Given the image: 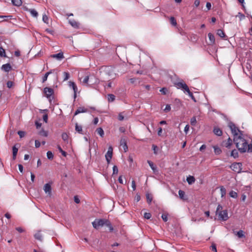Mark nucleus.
<instances>
[{
    "label": "nucleus",
    "instance_id": "f257e3e1",
    "mask_svg": "<svg viewBox=\"0 0 252 252\" xmlns=\"http://www.w3.org/2000/svg\"><path fill=\"white\" fill-rule=\"evenodd\" d=\"M230 128L234 136V141L239 152L241 153L246 152L252 153V140L251 143L248 144L244 138L242 131L239 130L238 127H230Z\"/></svg>",
    "mask_w": 252,
    "mask_h": 252
},
{
    "label": "nucleus",
    "instance_id": "f03ea898",
    "mask_svg": "<svg viewBox=\"0 0 252 252\" xmlns=\"http://www.w3.org/2000/svg\"><path fill=\"white\" fill-rule=\"evenodd\" d=\"M216 215L218 216L219 220L225 221L228 219V213L226 210H222V207L219 205L216 210Z\"/></svg>",
    "mask_w": 252,
    "mask_h": 252
},
{
    "label": "nucleus",
    "instance_id": "7ed1b4c3",
    "mask_svg": "<svg viewBox=\"0 0 252 252\" xmlns=\"http://www.w3.org/2000/svg\"><path fill=\"white\" fill-rule=\"evenodd\" d=\"M106 221V219H95L92 222V225L95 229H98L100 226L105 225Z\"/></svg>",
    "mask_w": 252,
    "mask_h": 252
},
{
    "label": "nucleus",
    "instance_id": "20e7f679",
    "mask_svg": "<svg viewBox=\"0 0 252 252\" xmlns=\"http://www.w3.org/2000/svg\"><path fill=\"white\" fill-rule=\"evenodd\" d=\"M242 164L240 162H235L230 166L231 169L236 173H239L242 169Z\"/></svg>",
    "mask_w": 252,
    "mask_h": 252
},
{
    "label": "nucleus",
    "instance_id": "39448f33",
    "mask_svg": "<svg viewBox=\"0 0 252 252\" xmlns=\"http://www.w3.org/2000/svg\"><path fill=\"white\" fill-rule=\"evenodd\" d=\"M175 85L178 89L183 90L185 93L189 91L188 86L183 81L175 83Z\"/></svg>",
    "mask_w": 252,
    "mask_h": 252
},
{
    "label": "nucleus",
    "instance_id": "423d86ee",
    "mask_svg": "<svg viewBox=\"0 0 252 252\" xmlns=\"http://www.w3.org/2000/svg\"><path fill=\"white\" fill-rule=\"evenodd\" d=\"M95 79V81L94 82H92V84H96L98 83V79L94 76H86L84 78L82 82L84 84H87L88 82H92V79Z\"/></svg>",
    "mask_w": 252,
    "mask_h": 252
},
{
    "label": "nucleus",
    "instance_id": "0eeeda50",
    "mask_svg": "<svg viewBox=\"0 0 252 252\" xmlns=\"http://www.w3.org/2000/svg\"><path fill=\"white\" fill-rule=\"evenodd\" d=\"M113 155V148L112 146H110L108 148V150L107 152L105 155V158L107 163L109 164L110 162V160L112 158Z\"/></svg>",
    "mask_w": 252,
    "mask_h": 252
},
{
    "label": "nucleus",
    "instance_id": "6e6552de",
    "mask_svg": "<svg viewBox=\"0 0 252 252\" xmlns=\"http://www.w3.org/2000/svg\"><path fill=\"white\" fill-rule=\"evenodd\" d=\"M120 145L123 147L125 152L128 150V147L126 144V140L125 138H122L120 140Z\"/></svg>",
    "mask_w": 252,
    "mask_h": 252
},
{
    "label": "nucleus",
    "instance_id": "1a4fd4ad",
    "mask_svg": "<svg viewBox=\"0 0 252 252\" xmlns=\"http://www.w3.org/2000/svg\"><path fill=\"white\" fill-rule=\"evenodd\" d=\"M44 92L47 98H50L53 94L54 91L50 88L46 87L44 89Z\"/></svg>",
    "mask_w": 252,
    "mask_h": 252
},
{
    "label": "nucleus",
    "instance_id": "9d476101",
    "mask_svg": "<svg viewBox=\"0 0 252 252\" xmlns=\"http://www.w3.org/2000/svg\"><path fill=\"white\" fill-rule=\"evenodd\" d=\"M38 129V134L42 136L47 137L48 135V132L44 130L42 127H36Z\"/></svg>",
    "mask_w": 252,
    "mask_h": 252
},
{
    "label": "nucleus",
    "instance_id": "9b49d317",
    "mask_svg": "<svg viewBox=\"0 0 252 252\" xmlns=\"http://www.w3.org/2000/svg\"><path fill=\"white\" fill-rule=\"evenodd\" d=\"M43 189L45 192L49 196H50L51 195V187L49 184H46L44 186Z\"/></svg>",
    "mask_w": 252,
    "mask_h": 252
},
{
    "label": "nucleus",
    "instance_id": "f8f14e48",
    "mask_svg": "<svg viewBox=\"0 0 252 252\" xmlns=\"http://www.w3.org/2000/svg\"><path fill=\"white\" fill-rule=\"evenodd\" d=\"M68 85L69 87L72 88L74 91V98L76 97V92L77 91V87L74 82L69 81L68 82Z\"/></svg>",
    "mask_w": 252,
    "mask_h": 252
},
{
    "label": "nucleus",
    "instance_id": "ddd939ff",
    "mask_svg": "<svg viewBox=\"0 0 252 252\" xmlns=\"http://www.w3.org/2000/svg\"><path fill=\"white\" fill-rule=\"evenodd\" d=\"M128 116L127 115L126 112L120 113L118 117V119L119 121H123L126 120L128 118Z\"/></svg>",
    "mask_w": 252,
    "mask_h": 252
},
{
    "label": "nucleus",
    "instance_id": "4468645a",
    "mask_svg": "<svg viewBox=\"0 0 252 252\" xmlns=\"http://www.w3.org/2000/svg\"><path fill=\"white\" fill-rule=\"evenodd\" d=\"M51 57L55 58L58 60H61L64 58L63 54V52H60L56 54H53L51 55Z\"/></svg>",
    "mask_w": 252,
    "mask_h": 252
},
{
    "label": "nucleus",
    "instance_id": "2eb2a0df",
    "mask_svg": "<svg viewBox=\"0 0 252 252\" xmlns=\"http://www.w3.org/2000/svg\"><path fill=\"white\" fill-rule=\"evenodd\" d=\"M12 69L11 66L9 63H6L3 64L1 66V69L3 70L5 72H9Z\"/></svg>",
    "mask_w": 252,
    "mask_h": 252
},
{
    "label": "nucleus",
    "instance_id": "dca6fc26",
    "mask_svg": "<svg viewBox=\"0 0 252 252\" xmlns=\"http://www.w3.org/2000/svg\"><path fill=\"white\" fill-rule=\"evenodd\" d=\"M34 237L36 240L42 242L43 241V236L41 233L40 231H37L35 234L34 235Z\"/></svg>",
    "mask_w": 252,
    "mask_h": 252
},
{
    "label": "nucleus",
    "instance_id": "f3484780",
    "mask_svg": "<svg viewBox=\"0 0 252 252\" xmlns=\"http://www.w3.org/2000/svg\"><path fill=\"white\" fill-rule=\"evenodd\" d=\"M17 145H18V144L15 145L12 147V158L14 160L16 158V155L18 151V148L16 147Z\"/></svg>",
    "mask_w": 252,
    "mask_h": 252
},
{
    "label": "nucleus",
    "instance_id": "a211bd4d",
    "mask_svg": "<svg viewBox=\"0 0 252 252\" xmlns=\"http://www.w3.org/2000/svg\"><path fill=\"white\" fill-rule=\"evenodd\" d=\"M87 112V109H86L84 107H80L76 110V111L74 113V115H77V114H78L80 113H85Z\"/></svg>",
    "mask_w": 252,
    "mask_h": 252
},
{
    "label": "nucleus",
    "instance_id": "6ab92c4d",
    "mask_svg": "<svg viewBox=\"0 0 252 252\" xmlns=\"http://www.w3.org/2000/svg\"><path fill=\"white\" fill-rule=\"evenodd\" d=\"M213 131L218 136H220L222 134V130L219 127H214Z\"/></svg>",
    "mask_w": 252,
    "mask_h": 252
},
{
    "label": "nucleus",
    "instance_id": "aec40b11",
    "mask_svg": "<svg viewBox=\"0 0 252 252\" xmlns=\"http://www.w3.org/2000/svg\"><path fill=\"white\" fill-rule=\"evenodd\" d=\"M187 181L189 184L191 185L195 182V179L193 176H189L187 177Z\"/></svg>",
    "mask_w": 252,
    "mask_h": 252
},
{
    "label": "nucleus",
    "instance_id": "412c9836",
    "mask_svg": "<svg viewBox=\"0 0 252 252\" xmlns=\"http://www.w3.org/2000/svg\"><path fill=\"white\" fill-rule=\"evenodd\" d=\"M12 4L16 6H20L22 4V0H11Z\"/></svg>",
    "mask_w": 252,
    "mask_h": 252
},
{
    "label": "nucleus",
    "instance_id": "4be33fe9",
    "mask_svg": "<svg viewBox=\"0 0 252 252\" xmlns=\"http://www.w3.org/2000/svg\"><path fill=\"white\" fill-rule=\"evenodd\" d=\"M69 24L74 28H77L79 27V24L74 20H69Z\"/></svg>",
    "mask_w": 252,
    "mask_h": 252
},
{
    "label": "nucleus",
    "instance_id": "5701e85b",
    "mask_svg": "<svg viewBox=\"0 0 252 252\" xmlns=\"http://www.w3.org/2000/svg\"><path fill=\"white\" fill-rule=\"evenodd\" d=\"M210 42L211 44H214L215 42V38L214 35L211 33H209L208 34Z\"/></svg>",
    "mask_w": 252,
    "mask_h": 252
},
{
    "label": "nucleus",
    "instance_id": "b1692460",
    "mask_svg": "<svg viewBox=\"0 0 252 252\" xmlns=\"http://www.w3.org/2000/svg\"><path fill=\"white\" fill-rule=\"evenodd\" d=\"M235 234L238 236V238H241L245 237L244 232L243 230H240L237 232H235Z\"/></svg>",
    "mask_w": 252,
    "mask_h": 252
},
{
    "label": "nucleus",
    "instance_id": "393cba45",
    "mask_svg": "<svg viewBox=\"0 0 252 252\" xmlns=\"http://www.w3.org/2000/svg\"><path fill=\"white\" fill-rule=\"evenodd\" d=\"M213 148L214 149V152L216 155H220L221 153V150L220 148H219L217 146H213Z\"/></svg>",
    "mask_w": 252,
    "mask_h": 252
},
{
    "label": "nucleus",
    "instance_id": "a878e982",
    "mask_svg": "<svg viewBox=\"0 0 252 252\" xmlns=\"http://www.w3.org/2000/svg\"><path fill=\"white\" fill-rule=\"evenodd\" d=\"M98 134H99L101 137H103L104 136V131L102 129V128L101 127H99L98 128H97L96 129V131H95Z\"/></svg>",
    "mask_w": 252,
    "mask_h": 252
},
{
    "label": "nucleus",
    "instance_id": "bb28decb",
    "mask_svg": "<svg viewBox=\"0 0 252 252\" xmlns=\"http://www.w3.org/2000/svg\"><path fill=\"white\" fill-rule=\"evenodd\" d=\"M29 11L31 13V14L34 17L36 18L38 16L37 12L34 9H30Z\"/></svg>",
    "mask_w": 252,
    "mask_h": 252
},
{
    "label": "nucleus",
    "instance_id": "cd10ccee",
    "mask_svg": "<svg viewBox=\"0 0 252 252\" xmlns=\"http://www.w3.org/2000/svg\"><path fill=\"white\" fill-rule=\"evenodd\" d=\"M222 116L226 121L228 122V126H235V125L232 122H230L225 115L222 114Z\"/></svg>",
    "mask_w": 252,
    "mask_h": 252
},
{
    "label": "nucleus",
    "instance_id": "c85d7f7f",
    "mask_svg": "<svg viewBox=\"0 0 252 252\" xmlns=\"http://www.w3.org/2000/svg\"><path fill=\"white\" fill-rule=\"evenodd\" d=\"M108 101L110 102H113L115 99V96L113 94H108L107 95Z\"/></svg>",
    "mask_w": 252,
    "mask_h": 252
},
{
    "label": "nucleus",
    "instance_id": "c756f323",
    "mask_svg": "<svg viewBox=\"0 0 252 252\" xmlns=\"http://www.w3.org/2000/svg\"><path fill=\"white\" fill-rule=\"evenodd\" d=\"M179 197L182 199V200H186L187 199L185 198V192L182 190H179Z\"/></svg>",
    "mask_w": 252,
    "mask_h": 252
},
{
    "label": "nucleus",
    "instance_id": "7c9ffc66",
    "mask_svg": "<svg viewBox=\"0 0 252 252\" xmlns=\"http://www.w3.org/2000/svg\"><path fill=\"white\" fill-rule=\"evenodd\" d=\"M217 34L220 37H224L225 34L222 30L219 29L217 31Z\"/></svg>",
    "mask_w": 252,
    "mask_h": 252
},
{
    "label": "nucleus",
    "instance_id": "2f4dec72",
    "mask_svg": "<svg viewBox=\"0 0 252 252\" xmlns=\"http://www.w3.org/2000/svg\"><path fill=\"white\" fill-rule=\"evenodd\" d=\"M105 225L109 228L110 231H112L113 230V227L112 226L110 222L108 220H106Z\"/></svg>",
    "mask_w": 252,
    "mask_h": 252
},
{
    "label": "nucleus",
    "instance_id": "473e14b6",
    "mask_svg": "<svg viewBox=\"0 0 252 252\" xmlns=\"http://www.w3.org/2000/svg\"><path fill=\"white\" fill-rule=\"evenodd\" d=\"M231 156L234 158H237L238 157V153L236 150H233L232 151L231 153Z\"/></svg>",
    "mask_w": 252,
    "mask_h": 252
},
{
    "label": "nucleus",
    "instance_id": "72a5a7b5",
    "mask_svg": "<svg viewBox=\"0 0 252 252\" xmlns=\"http://www.w3.org/2000/svg\"><path fill=\"white\" fill-rule=\"evenodd\" d=\"M146 198H147V202L149 203V204H150L152 201V199H153V197L149 193H147L146 195Z\"/></svg>",
    "mask_w": 252,
    "mask_h": 252
},
{
    "label": "nucleus",
    "instance_id": "f704fd0d",
    "mask_svg": "<svg viewBox=\"0 0 252 252\" xmlns=\"http://www.w3.org/2000/svg\"><path fill=\"white\" fill-rule=\"evenodd\" d=\"M229 195L230 197L233 198H236L238 196V194L236 192L231 190L229 192Z\"/></svg>",
    "mask_w": 252,
    "mask_h": 252
},
{
    "label": "nucleus",
    "instance_id": "c9c22d12",
    "mask_svg": "<svg viewBox=\"0 0 252 252\" xmlns=\"http://www.w3.org/2000/svg\"><path fill=\"white\" fill-rule=\"evenodd\" d=\"M231 144H232V140L230 138H228L227 139V141H226L224 143V146L226 147H229L231 145Z\"/></svg>",
    "mask_w": 252,
    "mask_h": 252
},
{
    "label": "nucleus",
    "instance_id": "e433bc0d",
    "mask_svg": "<svg viewBox=\"0 0 252 252\" xmlns=\"http://www.w3.org/2000/svg\"><path fill=\"white\" fill-rule=\"evenodd\" d=\"M0 57H6L5 50L2 47H0Z\"/></svg>",
    "mask_w": 252,
    "mask_h": 252
},
{
    "label": "nucleus",
    "instance_id": "4c0bfd02",
    "mask_svg": "<svg viewBox=\"0 0 252 252\" xmlns=\"http://www.w3.org/2000/svg\"><path fill=\"white\" fill-rule=\"evenodd\" d=\"M51 73H52L51 70L49 72H47V73H45V74L44 75V76H43V77L42 78V83L45 82L47 80L48 76Z\"/></svg>",
    "mask_w": 252,
    "mask_h": 252
},
{
    "label": "nucleus",
    "instance_id": "58836bf2",
    "mask_svg": "<svg viewBox=\"0 0 252 252\" xmlns=\"http://www.w3.org/2000/svg\"><path fill=\"white\" fill-rule=\"evenodd\" d=\"M62 137L64 141L67 142H68V136L66 133H65V132L63 133L62 135Z\"/></svg>",
    "mask_w": 252,
    "mask_h": 252
},
{
    "label": "nucleus",
    "instance_id": "ea45409f",
    "mask_svg": "<svg viewBox=\"0 0 252 252\" xmlns=\"http://www.w3.org/2000/svg\"><path fill=\"white\" fill-rule=\"evenodd\" d=\"M221 196L223 197L226 194V189L223 187H221L220 188Z\"/></svg>",
    "mask_w": 252,
    "mask_h": 252
},
{
    "label": "nucleus",
    "instance_id": "a19ab883",
    "mask_svg": "<svg viewBox=\"0 0 252 252\" xmlns=\"http://www.w3.org/2000/svg\"><path fill=\"white\" fill-rule=\"evenodd\" d=\"M63 76H64L63 81H66V80H67L69 78L70 75H69V73L68 72H64L63 73Z\"/></svg>",
    "mask_w": 252,
    "mask_h": 252
},
{
    "label": "nucleus",
    "instance_id": "79ce46f5",
    "mask_svg": "<svg viewBox=\"0 0 252 252\" xmlns=\"http://www.w3.org/2000/svg\"><path fill=\"white\" fill-rule=\"evenodd\" d=\"M42 120L43 122H44L45 123H47V120H48V115L46 113H44L43 115H42Z\"/></svg>",
    "mask_w": 252,
    "mask_h": 252
},
{
    "label": "nucleus",
    "instance_id": "37998d69",
    "mask_svg": "<svg viewBox=\"0 0 252 252\" xmlns=\"http://www.w3.org/2000/svg\"><path fill=\"white\" fill-rule=\"evenodd\" d=\"M58 149L59 151L62 153V155L63 157L66 156V153L62 150V149L60 146H59V145L58 146Z\"/></svg>",
    "mask_w": 252,
    "mask_h": 252
},
{
    "label": "nucleus",
    "instance_id": "c03bdc74",
    "mask_svg": "<svg viewBox=\"0 0 252 252\" xmlns=\"http://www.w3.org/2000/svg\"><path fill=\"white\" fill-rule=\"evenodd\" d=\"M47 157L48 159H52L53 158V154L51 151H48L47 153Z\"/></svg>",
    "mask_w": 252,
    "mask_h": 252
},
{
    "label": "nucleus",
    "instance_id": "a18cd8bd",
    "mask_svg": "<svg viewBox=\"0 0 252 252\" xmlns=\"http://www.w3.org/2000/svg\"><path fill=\"white\" fill-rule=\"evenodd\" d=\"M170 21L171 24H172L173 26H176L177 22H176V20L175 19V18L173 17H170Z\"/></svg>",
    "mask_w": 252,
    "mask_h": 252
},
{
    "label": "nucleus",
    "instance_id": "49530a36",
    "mask_svg": "<svg viewBox=\"0 0 252 252\" xmlns=\"http://www.w3.org/2000/svg\"><path fill=\"white\" fill-rule=\"evenodd\" d=\"M118 173V168L116 165L113 167V174H117Z\"/></svg>",
    "mask_w": 252,
    "mask_h": 252
},
{
    "label": "nucleus",
    "instance_id": "de8ad7c7",
    "mask_svg": "<svg viewBox=\"0 0 252 252\" xmlns=\"http://www.w3.org/2000/svg\"><path fill=\"white\" fill-rule=\"evenodd\" d=\"M75 130L79 133L84 134L82 127H75Z\"/></svg>",
    "mask_w": 252,
    "mask_h": 252
},
{
    "label": "nucleus",
    "instance_id": "09e8293b",
    "mask_svg": "<svg viewBox=\"0 0 252 252\" xmlns=\"http://www.w3.org/2000/svg\"><path fill=\"white\" fill-rule=\"evenodd\" d=\"M42 20L46 24H48V17L45 14L43 15L42 16Z\"/></svg>",
    "mask_w": 252,
    "mask_h": 252
},
{
    "label": "nucleus",
    "instance_id": "8fccbe9b",
    "mask_svg": "<svg viewBox=\"0 0 252 252\" xmlns=\"http://www.w3.org/2000/svg\"><path fill=\"white\" fill-rule=\"evenodd\" d=\"M196 123V118L195 117H192L190 119V124L192 126H194L195 125Z\"/></svg>",
    "mask_w": 252,
    "mask_h": 252
},
{
    "label": "nucleus",
    "instance_id": "3c124183",
    "mask_svg": "<svg viewBox=\"0 0 252 252\" xmlns=\"http://www.w3.org/2000/svg\"><path fill=\"white\" fill-rule=\"evenodd\" d=\"M151 214L149 213H145L144 214V218L146 219H150L151 218Z\"/></svg>",
    "mask_w": 252,
    "mask_h": 252
},
{
    "label": "nucleus",
    "instance_id": "603ef678",
    "mask_svg": "<svg viewBox=\"0 0 252 252\" xmlns=\"http://www.w3.org/2000/svg\"><path fill=\"white\" fill-rule=\"evenodd\" d=\"M18 134L20 138H23L25 135V132L23 131H18Z\"/></svg>",
    "mask_w": 252,
    "mask_h": 252
},
{
    "label": "nucleus",
    "instance_id": "864d4df0",
    "mask_svg": "<svg viewBox=\"0 0 252 252\" xmlns=\"http://www.w3.org/2000/svg\"><path fill=\"white\" fill-rule=\"evenodd\" d=\"M161 218L165 222H166L168 220L167 214H163L161 216Z\"/></svg>",
    "mask_w": 252,
    "mask_h": 252
},
{
    "label": "nucleus",
    "instance_id": "5fc2aeb1",
    "mask_svg": "<svg viewBox=\"0 0 252 252\" xmlns=\"http://www.w3.org/2000/svg\"><path fill=\"white\" fill-rule=\"evenodd\" d=\"M152 148H153V150L154 151V154L157 155V151H158V147L156 145H152Z\"/></svg>",
    "mask_w": 252,
    "mask_h": 252
},
{
    "label": "nucleus",
    "instance_id": "6e6d98bb",
    "mask_svg": "<svg viewBox=\"0 0 252 252\" xmlns=\"http://www.w3.org/2000/svg\"><path fill=\"white\" fill-rule=\"evenodd\" d=\"M186 92L189 95L191 98V99H192L194 101H195V98L192 93L190 92L189 90V91H186Z\"/></svg>",
    "mask_w": 252,
    "mask_h": 252
},
{
    "label": "nucleus",
    "instance_id": "4d7b16f0",
    "mask_svg": "<svg viewBox=\"0 0 252 252\" xmlns=\"http://www.w3.org/2000/svg\"><path fill=\"white\" fill-rule=\"evenodd\" d=\"M186 92L189 95L191 98V99H192L194 101H195V98L192 93L190 92L189 90V91H186Z\"/></svg>",
    "mask_w": 252,
    "mask_h": 252
},
{
    "label": "nucleus",
    "instance_id": "13d9d810",
    "mask_svg": "<svg viewBox=\"0 0 252 252\" xmlns=\"http://www.w3.org/2000/svg\"><path fill=\"white\" fill-rule=\"evenodd\" d=\"M159 91L163 94H165L167 92V90L165 88H161Z\"/></svg>",
    "mask_w": 252,
    "mask_h": 252
},
{
    "label": "nucleus",
    "instance_id": "bf43d9fd",
    "mask_svg": "<svg viewBox=\"0 0 252 252\" xmlns=\"http://www.w3.org/2000/svg\"><path fill=\"white\" fill-rule=\"evenodd\" d=\"M148 163H149V166L151 167V168L153 170H155V167L154 165V164L153 163L150 161V160H148Z\"/></svg>",
    "mask_w": 252,
    "mask_h": 252
},
{
    "label": "nucleus",
    "instance_id": "052dcab7",
    "mask_svg": "<svg viewBox=\"0 0 252 252\" xmlns=\"http://www.w3.org/2000/svg\"><path fill=\"white\" fill-rule=\"evenodd\" d=\"M41 119L39 118V120L38 121H35V126H41L42 123H41Z\"/></svg>",
    "mask_w": 252,
    "mask_h": 252
},
{
    "label": "nucleus",
    "instance_id": "680f3d73",
    "mask_svg": "<svg viewBox=\"0 0 252 252\" xmlns=\"http://www.w3.org/2000/svg\"><path fill=\"white\" fill-rule=\"evenodd\" d=\"M6 85L8 88H11L13 86V83L12 81H9L7 82Z\"/></svg>",
    "mask_w": 252,
    "mask_h": 252
},
{
    "label": "nucleus",
    "instance_id": "e2e57ef3",
    "mask_svg": "<svg viewBox=\"0 0 252 252\" xmlns=\"http://www.w3.org/2000/svg\"><path fill=\"white\" fill-rule=\"evenodd\" d=\"M170 109H171V107H170V105L167 104L166 105L165 108L164 109V111L165 112H167L169 111L170 110Z\"/></svg>",
    "mask_w": 252,
    "mask_h": 252
},
{
    "label": "nucleus",
    "instance_id": "0e129e2a",
    "mask_svg": "<svg viewBox=\"0 0 252 252\" xmlns=\"http://www.w3.org/2000/svg\"><path fill=\"white\" fill-rule=\"evenodd\" d=\"M41 143L38 140H35V147L36 148H39L40 146Z\"/></svg>",
    "mask_w": 252,
    "mask_h": 252
},
{
    "label": "nucleus",
    "instance_id": "69168bd1",
    "mask_svg": "<svg viewBox=\"0 0 252 252\" xmlns=\"http://www.w3.org/2000/svg\"><path fill=\"white\" fill-rule=\"evenodd\" d=\"M131 184H132L131 186H132L133 190H135L136 189V184H135V182L134 180H132Z\"/></svg>",
    "mask_w": 252,
    "mask_h": 252
},
{
    "label": "nucleus",
    "instance_id": "338daca9",
    "mask_svg": "<svg viewBox=\"0 0 252 252\" xmlns=\"http://www.w3.org/2000/svg\"><path fill=\"white\" fill-rule=\"evenodd\" d=\"M211 249L213 251H214L215 252H217V250L216 248V246L215 244H213L211 246Z\"/></svg>",
    "mask_w": 252,
    "mask_h": 252
},
{
    "label": "nucleus",
    "instance_id": "774afa93",
    "mask_svg": "<svg viewBox=\"0 0 252 252\" xmlns=\"http://www.w3.org/2000/svg\"><path fill=\"white\" fill-rule=\"evenodd\" d=\"M200 4L199 0H195L194 2V5L196 7H198Z\"/></svg>",
    "mask_w": 252,
    "mask_h": 252
}]
</instances>
